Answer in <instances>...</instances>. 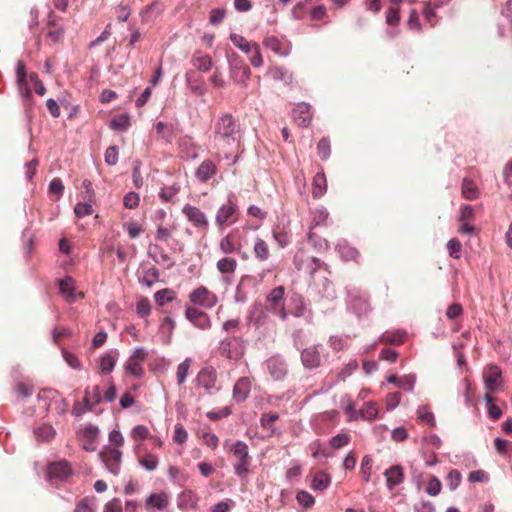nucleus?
<instances>
[{
    "label": "nucleus",
    "instance_id": "obj_1",
    "mask_svg": "<svg viewBox=\"0 0 512 512\" xmlns=\"http://www.w3.org/2000/svg\"><path fill=\"white\" fill-rule=\"evenodd\" d=\"M239 124L232 114L221 115L215 123L214 142L218 148L231 146L239 136Z\"/></svg>",
    "mask_w": 512,
    "mask_h": 512
},
{
    "label": "nucleus",
    "instance_id": "obj_2",
    "mask_svg": "<svg viewBox=\"0 0 512 512\" xmlns=\"http://www.w3.org/2000/svg\"><path fill=\"white\" fill-rule=\"evenodd\" d=\"M230 41L242 52L249 55V61L254 67L263 65V58L260 53V46L256 42H249L245 37L237 33H231Z\"/></svg>",
    "mask_w": 512,
    "mask_h": 512
},
{
    "label": "nucleus",
    "instance_id": "obj_3",
    "mask_svg": "<svg viewBox=\"0 0 512 512\" xmlns=\"http://www.w3.org/2000/svg\"><path fill=\"white\" fill-rule=\"evenodd\" d=\"M230 451L236 458L234 463V472L237 476H244L250 472L251 457L249 456L248 445L243 441H236Z\"/></svg>",
    "mask_w": 512,
    "mask_h": 512
},
{
    "label": "nucleus",
    "instance_id": "obj_4",
    "mask_svg": "<svg viewBox=\"0 0 512 512\" xmlns=\"http://www.w3.org/2000/svg\"><path fill=\"white\" fill-rule=\"evenodd\" d=\"M219 352L230 360H239L245 352V341L241 336L226 337L219 343Z\"/></svg>",
    "mask_w": 512,
    "mask_h": 512
},
{
    "label": "nucleus",
    "instance_id": "obj_5",
    "mask_svg": "<svg viewBox=\"0 0 512 512\" xmlns=\"http://www.w3.org/2000/svg\"><path fill=\"white\" fill-rule=\"evenodd\" d=\"M284 295V286H277L273 288L266 296L265 306L270 312L278 316L282 321H285L289 316V313L285 308Z\"/></svg>",
    "mask_w": 512,
    "mask_h": 512
},
{
    "label": "nucleus",
    "instance_id": "obj_6",
    "mask_svg": "<svg viewBox=\"0 0 512 512\" xmlns=\"http://www.w3.org/2000/svg\"><path fill=\"white\" fill-rule=\"evenodd\" d=\"M229 64L230 78L238 84H246L250 77V68L244 63L243 59L235 52L227 54Z\"/></svg>",
    "mask_w": 512,
    "mask_h": 512
},
{
    "label": "nucleus",
    "instance_id": "obj_7",
    "mask_svg": "<svg viewBox=\"0 0 512 512\" xmlns=\"http://www.w3.org/2000/svg\"><path fill=\"white\" fill-rule=\"evenodd\" d=\"M101 393L99 386H94L92 389L87 387L85 389V396L83 398V403L85 404V407H81V404L79 401L75 402L72 408V415L75 417H81L83 414H85L88 411H91L93 407L98 405L101 402Z\"/></svg>",
    "mask_w": 512,
    "mask_h": 512
},
{
    "label": "nucleus",
    "instance_id": "obj_8",
    "mask_svg": "<svg viewBox=\"0 0 512 512\" xmlns=\"http://www.w3.org/2000/svg\"><path fill=\"white\" fill-rule=\"evenodd\" d=\"M189 300L193 306H200L205 309L213 308L217 302V296L205 286H199L189 294Z\"/></svg>",
    "mask_w": 512,
    "mask_h": 512
},
{
    "label": "nucleus",
    "instance_id": "obj_9",
    "mask_svg": "<svg viewBox=\"0 0 512 512\" xmlns=\"http://www.w3.org/2000/svg\"><path fill=\"white\" fill-rule=\"evenodd\" d=\"M268 309L260 302L253 303L247 312L246 321L247 325L255 329H261L268 321Z\"/></svg>",
    "mask_w": 512,
    "mask_h": 512
},
{
    "label": "nucleus",
    "instance_id": "obj_10",
    "mask_svg": "<svg viewBox=\"0 0 512 512\" xmlns=\"http://www.w3.org/2000/svg\"><path fill=\"white\" fill-rule=\"evenodd\" d=\"M185 318L197 329L209 330L212 326L210 316L195 306H186Z\"/></svg>",
    "mask_w": 512,
    "mask_h": 512
},
{
    "label": "nucleus",
    "instance_id": "obj_11",
    "mask_svg": "<svg viewBox=\"0 0 512 512\" xmlns=\"http://www.w3.org/2000/svg\"><path fill=\"white\" fill-rule=\"evenodd\" d=\"M99 458L111 474H119L122 462V452L120 450L106 447L99 453Z\"/></svg>",
    "mask_w": 512,
    "mask_h": 512
},
{
    "label": "nucleus",
    "instance_id": "obj_12",
    "mask_svg": "<svg viewBox=\"0 0 512 512\" xmlns=\"http://www.w3.org/2000/svg\"><path fill=\"white\" fill-rule=\"evenodd\" d=\"M266 369L275 381L283 380L288 373L287 363L280 355H273L267 359Z\"/></svg>",
    "mask_w": 512,
    "mask_h": 512
},
{
    "label": "nucleus",
    "instance_id": "obj_13",
    "mask_svg": "<svg viewBox=\"0 0 512 512\" xmlns=\"http://www.w3.org/2000/svg\"><path fill=\"white\" fill-rule=\"evenodd\" d=\"M348 305L359 316L367 313L369 309L368 297L361 294L357 288H347Z\"/></svg>",
    "mask_w": 512,
    "mask_h": 512
},
{
    "label": "nucleus",
    "instance_id": "obj_14",
    "mask_svg": "<svg viewBox=\"0 0 512 512\" xmlns=\"http://www.w3.org/2000/svg\"><path fill=\"white\" fill-rule=\"evenodd\" d=\"M501 376L502 372L498 366L490 365L486 367L483 372L485 389L490 393L497 392L502 384Z\"/></svg>",
    "mask_w": 512,
    "mask_h": 512
},
{
    "label": "nucleus",
    "instance_id": "obj_15",
    "mask_svg": "<svg viewBox=\"0 0 512 512\" xmlns=\"http://www.w3.org/2000/svg\"><path fill=\"white\" fill-rule=\"evenodd\" d=\"M185 81L191 93L197 97H202L207 92L203 77L195 70H188L185 74Z\"/></svg>",
    "mask_w": 512,
    "mask_h": 512
},
{
    "label": "nucleus",
    "instance_id": "obj_16",
    "mask_svg": "<svg viewBox=\"0 0 512 512\" xmlns=\"http://www.w3.org/2000/svg\"><path fill=\"white\" fill-rule=\"evenodd\" d=\"M72 475V468L68 461L60 460L52 462L47 467V476L50 480H66Z\"/></svg>",
    "mask_w": 512,
    "mask_h": 512
},
{
    "label": "nucleus",
    "instance_id": "obj_17",
    "mask_svg": "<svg viewBox=\"0 0 512 512\" xmlns=\"http://www.w3.org/2000/svg\"><path fill=\"white\" fill-rule=\"evenodd\" d=\"M183 214L187 217V219L197 228H207L208 220L204 212H202L199 208L192 206L190 204L184 205L182 208Z\"/></svg>",
    "mask_w": 512,
    "mask_h": 512
},
{
    "label": "nucleus",
    "instance_id": "obj_18",
    "mask_svg": "<svg viewBox=\"0 0 512 512\" xmlns=\"http://www.w3.org/2000/svg\"><path fill=\"white\" fill-rule=\"evenodd\" d=\"M301 363L306 369H316L321 364V356L316 345L307 347L301 352Z\"/></svg>",
    "mask_w": 512,
    "mask_h": 512
},
{
    "label": "nucleus",
    "instance_id": "obj_19",
    "mask_svg": "<svg viewBox=\"0 0 512 512\" xmlns=\"http://www.w3.org/2000/svg\"><path fill=\"white\" fill-rule=\"evenodd\" d=\"M311 107L309 104L301 102L292 110V118L300 127H308L312 120Z\"/></svg>",
    "mask_w": 512,
    "mask_h": 512
},
{
    "label": "nucleus",
    "instance_id": "obj_20",
    "mask_svg": "<svg viewBox=\"0 0 512 512\" xmlns=\"http://www.w3.org/2000/svg\"><path fill=\"white\" fill-rule=\"evenodd\" d=\"M263 45L279 56L286 57L290 54V42H282L276 36H267L263 39Z\"/></svg>",
    "mask_w": 512,
    "mask_h": 512
},
{
    "label": "nucleus",
    "instance_id": "obj_21",
    "mask_svg": "<svg viewBox=\"0 0 512 512\" xmlns=\"http://www.w3.org/2000/svg\"><path fill=\"white\" fill-rule=\"evenodd\" d=\"M288 313L294 317H303L307 311V306L304 297L297 292L289 295L288 300Z\"/></svg>",
    "mask_w": 512,
    "mask_h": 512
},
{
    "label": "nucleus",
    "instance_id": "obj_22",
    "mask_svg": "<svg viewBox=\"0 0 512 512\" xmlns=\"http://www.w3.org/2000/svg\"><path fill=\"white\" fill-rule=\"evenodd\" d=\"M386 486L389 490H393L400 485L405 478L404 470L401 465H394L385 470Z\"/></svg>",
    "mask_w": 512,
    "mask_h": 512
},
{
    "label": "nucleus",
    "instance_id": "obj_23",
    "mask_svg": "<svg viewBox=\"0 0 512 512\" xmlns=\"http://www.w3.org/2000/svg\"><path fill=\"white\" fill-rule=\"evenodd\" d=\"M216 378V370L211 366H206L198 372L196 382L197 385L203 387L206 390H210L215 386Z\"/></svg>",
    "mask_w": 512,
    "mask_h": 512
},
{
    "label": "nucleus",
    "instance_id": "obj_24",
    "mask_svg": "<svg viewBox=\"0 0 512 512\" xmlns=\"http://www.w3.org/2000/svg\"><path fill=\"white\" fill-rule=\"evenodd\" d=\"M237 209H238L237 204L234 201H232L231 199H229L227 201V203L223 204L218 209V211L216 213V218H215L216 223L219 226H223L232 218V216L236 213Z\"/></svg>",
    "mask_w": 512,
    "mask_h": 512
},
{
    "label": "nucleus",
    "instance_id": "obj_25",
    "mask_svg": "<svg viewBox=\"0 0 512 512\" xmlns=\"http://www.w3.org/2000/svg\"><path fill=\"white\" fill-rule=\"evenodd\" d=\"M250 390V380L246 377L240 378L233 387L234 400L238 403L245 401L250 394Z\"/></svg>",
    "mask_w": 512,
    "mask_h": 512
},
{
    "label": "nucleus",
    "instance_id": "obj_26",
    "mask_svg": "<svg viewBox=\"0 0 512 512\" xmlns=\"http://www.w3.org/2000/svg\"><path fill=\"white\" fill-rule=\"evenodd\" d=\"M59 292L65 299L72 303L75 301V281L71 276H65L58 281Z\"/></svg>",
    "mask_w": 512,
    "mask_h": 512
},
{
    "label": "nucleus",
    "instance_id": "obj_27",
    "mask_svg": "<svg viewBox=\"0 0 512 512\" xmlns=\"http://www.w3.org/2000/svg\"><path fill=\"white\" fill-rule=\"evenodd\" d=\"M216 165L211 160H204L195 171V177L201 181L206 182L216 174Z\"/></svg>",
    "mask_w": 512,
    "mask_h": 512
},
{
    "label": "nucleus",
    "instance_id": "obj_28",
    "mask_svg": "<svg viewBox=\"0 0 512 512\" xmlns=\"http://www.w3.org/2000/svg\"><path fill=\"white\" fill-rule=\"evenodd\" d=\"M199 498L192 490L181 492L177 499V505L180 509H195Z\"/></svg>",
    "mask_w": 512,
    "mask_h": 512
},
{
    "label": "nucleus",
    "instance_id": "obj_29",
    "mask_svg": "<svg viewBox=\"0 0 512 512\" xmlns=\"http://www.w3.org/2000/svg\"><path fill=\"white\" fill-rule=\"evenodd\" d=\"M336 250L342 259L349 260H357L360 256L358 250L351 246L346 240H341L336 245Z\"/></svg>",
    "mask_w": 512,
    "mask_h": 512
},
{
    "label": "nucleus",
    "instance_id": "obj_30",
    "mask_svg": "<svg viewBox=\"0 0 512 512\" xmlns=\"http://www.w3.org/2000/svg\"><path fill=\"white\" fill-rule=\"evenodd\" d=\"M192 65L199 71L208 72L212 68V59L208 54L196 51L191 58Z\"/></svg>",
    "mask_w": 512,
    "mask_h": 512
},
{
    "label": "nucleus",
    "instance_id": "obj_31",
    "mask_svg": "<svg viewBox=\"0 0 512 512\" xmlns=\"http://www.w3.org/2000/svg\"><path fill=\"white\" fill-rule=\"evenodd\" d=\"M147 507H155L158 510L162 511L168 506V498L167 495L162 493H152L146 499Z\"/></svg>",
    "mask_w": 512,
    "mask_h": 512
},
{
    "label": "nucleus",
    "instance_id": "obj_32",
    "mask_svg": "<svg viewBox=\"0 0 512 512\" xmlns=\"http://www.w3.org/2000/svg\"><path fill=\"white\" fill-rule=\"evenodd\" d=\"M405 336L406 333L400 330L386 331L380 336L379 340L384 344L400 345L403 343Z\"/></svg>",
    "mask_w": 512,
    "mask_h": 512
},
{
    "label": "nucleus",
    "instance_id": "obj_33",
    "mask_svg": "<svg viewBox=\"0 0 512 512\" xmlns=\"http://www.w3.org/2000/svg\"><path fill=\"white\" fill-rule=\"evenodd\" d=\"M330 483V476L326 472L320 471L313 477L311 488L315 491H323L329 487Z\"/></svg>",
    "mask_w": 512,
    "mask_h": 512
},
{
    "label": "nucleus",
    "instance_id": "obj_34",
    "mask_svg": "<svg viewBox=\"0 0 512 512\" xmlns=\"http://www.w3.org/2000/svg\"><path fill=\"white\" fill-rule=\"evenodd\" d=\"M278 419L279 415L277 413H263L260 418V424L262 428L269 430L272 435H279L280 431L273 425Z\"/></svg>",
    "mask_w": 512,
    "mask_h": 512
},
{
    "label": "nucleus",
    "instance_id": "obj_35",
    "mask_svg": "<svg viewBox=\"0 0 512 512\" xmlns=\"http://www.w3.org/2000/svg\"><path fill=\"white\" fill-rule=\"evenodd\" d=\"M312 195L314 198H320L326 192V177L324 173H317L313 179Z\"/></svg>",
    "mask_w": 512,
    "mask_h": 512
},
{
    "label": "nucleus",
    "instance_id": "obj_36",
    "mask_svg": "<svg viewBox=\"0 0 512 512\" xmlns=\"http://www.w3.org/2000/svg\"><path fill=\"white\" fill-rule=\"evenodd\" d=\"M154 299L159 306H164L165 304L173 302L176 299V293L172 289L164 288L154 294Z\"/></svg>",
    "mask_w": 512,
    "mask_h": 512
},
{
    "label": "nucleus",
    "instance_id": "obj_37",
    "mask_svg": "<svg viewBox=\"0 0 512 512\" xmlns=\"http://www.w3.org/2000/svg\"><path fill=\"white\" fill-rule=\"evenodd\" d=\"M159 270L156 267H150L144 270L143 276L139 279V283L143 286L151 287L159 281Z\"/></svg>",
    "mask_w": 512,
    "mask_h": 512
},
{
    "label": "nucleus",
    "instance_id": "obj_38",
    "mask_svg": "<svg viewBox=\"0 0 512 512\" xmlns=\"http://www.w3.org/2000/svg\"><path fill=\"white\" fill-rule=\"evenodd\" d=\"M237 268V261L234 258L225 257L217 262V269L223 274H233Z\"/></svg>",
    "mask_w": 512,
    "mask_h": 512
},
{
    "label": "nucleus",
    "instance_id": "obj_39",
    "mask_svg": "<svg viewBox=\"0 0 512 512\" xmlns=\"http://www.w3.org/2000/svg\"><path fill=\"white\" fill-rule=\"evenodd\" d=\"M462 195L469 200H474L478 198V189L472 180L466 178L463 180Z\"/></svg>",
    "mask_w": 512,
    "mask_h": 512
},
{
    "label": "nucleus",
    "instance_id": "obj_40",
    "mask_svg": "<svg viewBox=\"0 0 512 512\" xmlns=\"http://www.w3.org/2000/svg\"><path fill=\"white\" fill-rule=\"evenodd\" d=\"M254 253L257 259L260 261H266L269 258V248L267 243L261 239L257 238L254 244Z\"/></svg>",
    "mask_w": 512,
    "mask_h": 512
},
{
    "label": "nucleus",
    "instance_id": "obj_41",
    "mask_svg": "<svg viewBox=\"0 0 512 512\" xmlns=\"http://www.w3.org/2000/svg\"><path fill=\"white\" fill-rule=\"evenodd\" d=\"M308 242L318 251H326L329 248L328 241L312 232V230L308 233Z\"/></svg>",
    "mask_w": 512,
    "mask_h": 512
},
{
    "label": "nucleus",
    "instance_id": "obj_42",
    "mask_svg": "<svg viewBox=\"0 0 512 512\" xmlns=\"http://www.w3.org/2000/svg\"><path fill=\"white\" fill-rule=\"evenodd\" d=\"M373 459L370 455H365L362 459L360 466V473L364 482L368 483L371 480Z\"/></svg>",
    "mask_w": 512,
    "mask_h": 512
},
{
    "label": "nucleus",
    "instance_id": "obj_43",
    "mask_svg": "<svg viewBox=\"0 0 512 512\" xmlns=\"http://www.w3.org/2000/svg\"><path fill=\"white\" fill-rule=\"evenodd\" d=\"M359 415L364 420L372 421L378 415V409L374 402H367L359 411Z\"/></svg>",
    "mask_w": 512,
    "mask_h": 512
},
{
    "label": "nucleus",
    "instance_id": "obj_44",
    "mask_svg": "<svg viewBox=\"0 0 512 512\" xmlns=\"http://www.w3.org/2000/svg\"><path fill=\"white\" fill-rule=\"evenodd\" d=\"M34 435L39 441H49L54 437L55 431L52 426L43 424L34 430Z\"/></svg>",
    "mask_w": 512,
    "mask_h": 512
},
{
    "label": "nucleus",
    "instance_id": "obj_45",
    "mask_svg": "<svg viewBox=\"0 0 512 512\" xmlns=\"http://www.w3.org/2000/svg\"><path fill=\"white\" fill-rule=\"evenodd\" d=\"M273 237L281 248H285L290 242V235L284 227L277 226L273 230Z\"/></svg>",
    "mask_w": 512,
    "mask_h": 512
},
{
    "label": "nucleus",
    "instance_id": "obj_46",
    "mask_svg": "<svg viewBox=\"0 0 512 512\" xmlns=\"http://www.w3.org/2000/svg\"><path fill=\"white\" fill-rule=\"evenodd\" d=\"M125 371L126 373L133 375L137 378L142 377L144 373L142 363L131 358H129L125 363Z\"/></svg>",
    "mask_w": 512,
    "mask_h": 512
},
{
    "label": "nucleus",
    "instance_id": "obj_47",
    "mask_svg": "<svg viewBox=\"0 0 512 512\" xmlns=\"http://www.w3.org/2000/svg\"><path fill=\"white\" fill-rule=\"evenodd\" d=\"M130 126V118L126 114H120L114 117L110 122V127L115 130L125 131Z\"/></svg>",
    "mask_w": 512,
    "mask_h": 512
},
{
    "label": "nucleus",
    "instance_id": "obj_48",
    "mask_svg": "<svg viewBox=\"0 0 512 512\" xmlns=\"http://www.w3.org/2000/svg\"><path fill=\"white\" fill-rule=\"evenodd\" d=\"M116 364V356L107 353L100 359V368L104 374H110Z\"/></svg>",
    "mask_w": 512,
    "mask_h": 512
},
{
    "label": "nucleus",
    "instance_id": "obj_49",
    "mask_svg": "<svg viewBox=\"0 0 512 512\" xmlns=\"http://www.w3.org/2000/svg\"><path fill=\"white\" fill-rule=\"evenodd\" d=\"M417 415L421 422L427 423L431 427L436 426L434 414L428 410L427 406H419L417 409Z\"/></svg>",
    "mask_w": 512,
    "mask_h": 512
},
{
    "label": "nucleus",
    "instance_id": "obj_50",
    "mask_svg": "<svg viewBox=\"0 0 512 512\" xmlns=\"http://www.w3.org/2000/svg\"><path fill=\"white\" fill-rule=\"evenodd\" d=\"M190 365H191V359L186 358L184 361H182L177 366L176 376H177V384L178 385H182L185 382L188 372H189Z\"/></svg>",
    "mask_w": 512,
    "mask_h": 512
},
{
    "label": "nucleus",
    "instance_id": "obj_51",
    "mask_svg": "<svg viewBox=\"0 0 512 512\" xmlns=\"http://www.w3.org/2000/svg\"><path fill=\"white\" fill-rule=\"evenodd\" d=\"M17 85H18V89H19L20 95L23 98L24 106L26 108V111H28L29 109H31V106H32V104H31L32 91L28 87L27 81L21 82V83H17Z\"/></svg>",
    "mask_w": 512,
    "mask_h": 512
},
{
    "label": "nucleus",
    "instance_id": "obj_52",
    "mask_svg": "<svg viewBox=\"0 0 512 512\" xmlns=\"http://www.w3.org/2000/svg\"><path fill=\"white\" fill-rule=\"evenodd\" d=\"M317 153L322 160H327L331 154L330 140L323 137L317 144Z\"/></svg>",
    "mask_w": 512,
    "mask_h": 512
},
{
    "label": "nucleus",
    "instance_id": "obj_53",
    "mask_svg": "<svg viewBox=\"0 0 512 512\" xmlns=\"http://www.w3.org/2000/svg\"><path fill=\"white\" fill-rule=\"evenodd\" d=\"M151 312V304L148 298L140 297L137 301L136 313L140 318L147 317Z\"/></svg>",
    "mask_w": 512,
    "mask_h": 512
},
{
    "label": "nucleus",
    "instance_id": "obj_54",
    "mask_svg": "<svg viewBox=\"0 0 512 512\" xmlns=\"http://www.w3.org/2000/svg\"><path fill=\"white\" fill-rule=\"evenodd\" d=\"M273 77L277 80L283 81L285 84H292L293 75L292 73L284 68V67H276L273 71Z\"/></svg>",
    "mask_w": 512,
    "mask_h": 512
},
{
    "label": "nucleus",
    "instance_id": "obj_55",
    "mask_svg": "<svg viewBox=\"0 0 512 512\" xmlns=\"http://www.w3.org/2000/svg\"><path fill=\"white\" fill-rule=\"evenodd\" d=\"M328 216H329V212L327 211L326 208L322 207V208L316 209L313 212L312 226L310 227V230H312L316 226L324 224L327 221Z\"/></svg>",
    "mask_w": 512,
    "mask_h": 512
},
{
    "label": "nucleus",
    "instance_id": "obj_56",
    "mask_svg": "<svg viewBox=\"0 0 512 512\" xmlns=\"http://www.w3.org/2000/svg\"><path fill=\"white\" fill-rule=\"evenodd\" d=\"M296 500L304 508H311L315 503V498L305 490H301L296 494Z\"/></svg>",
    "mask_w": 512,
    "mask_h": 512
},
{
    "label": "nucleus",
    "instance_id": "obj_57",
    "mask_svg": "<svg viewBox=\"0 0 512 512\" xmlns=\"http://www.w3.org/2000/svg\"><path fill=\"white\" fill-rule=\"evenodd\" d=\"M175 226L169 225L167 227H164L162 225H158L155 239L158 241L166 242L171 237L172 233L175 231Z\"/></svg>",
    "mask_w": 512,
    "mask_h": 512
},
{
    "label": "nucleus",
    "instance_id": "obj_58",
    "mask_svg": "<svg viewBox=\"0 0 512 512\" xmlns=\"http://www.w3.org/2000/svg\"><path fill=\"white\" fill-rule=\"evenodd\" d=\"M179 190L180 187L176 184L171 186H164L159 192V197L165 202L171 201L179 192Z\"/></svg>",
    "mask_w": 512,
    "mask_h": 512
},
{
    "label": "nucleus",
    "instance_id": "obj_59",
    "mask_svg": "<svg viewBox=\"0 0 512 512\" xmlns=\"http://www.w3.org/2000/svg\"><path fill=\"white\" fill-rule=\"evenodd\" d=\"M139 464L148 471H154L158 466V458L156 455L148 453L139 460Z\"/></svg>",
    "mask_w": 512,
    "mask_h": 512
},
{
    "label": "nucleus",
    "instance_id": "obj_60",
    "mask_svg": "<svg viewBox=\"0 0 512 512\" xmlns=\"http://www.w3.org/2000/svg\"><path fill=\"white\" fill-rule=\"evenodd\" d=\"M350 440L351 437L348 433H339L331 438L330 445L335 449H339L349 444Z\"/></svg>",
    "mask_w": 512,
    "mask_h": 512
},
{
    "label": "nucleus",
    "instance_id": "obj_61",
    "mask_svg": "<svg viewBox=\"0 0 512 512\" xmlns=\"http://www.w3.org/2000/svg\"><path fill=\"white\" fill-rule=\"evenodd\" d=\"M119 149L113 145L106 149L104 154L105 163L109 166H114L118 162Z\"/></svg>",
    "mask_w": 512,
    "mask_h": 512
},
{
    "label": "nucleus",
    "instance_id": "obj_62",
    "mask_svg": "<svg viewBox=\"0 0 512 512\" xmlns=\"http://www.w3.org/2000/svg\"><path fill=\"white\" fill-rule=\"evenodd\" d=\"M447 248L450 257L454 259H459L461 257L462 245L458 239H450L447 243Z\"/></svg>",
    "mask_w": 512,
    "mask_h": 512
},
{
    "label": "nucleus",
    "instance_id": "obj_63",
    "mask_svg": "<svg viewBox=\"0 0 512 512\" xmlns=\"http://www.w3.org/2000/svg\"><path fill=\"white\" fill-rule=\"evenodd\" d=\"M180 147L187 157H197V147L192 143L191 138H183L180 142Z\"/></svg>",
    "mask_w": 512,
    "mask_h": 512
},
{
    "label": "nucleus",
    "instance_id": "obj_64",
    "mask_svg": "<svg viewBox=\"0 0 512 512\" xmlns=\"http://www.w3.org/2000/svg\"><path fill=\"white\" fill-rule=\"evenodd\" d=\"M442 489V484L440 480L433 476L429 479L427 486H426V493L430 496H437Z\"/></svg>",
    "mask_w": 512,
    "mask_h": 512
}]
</instances>
